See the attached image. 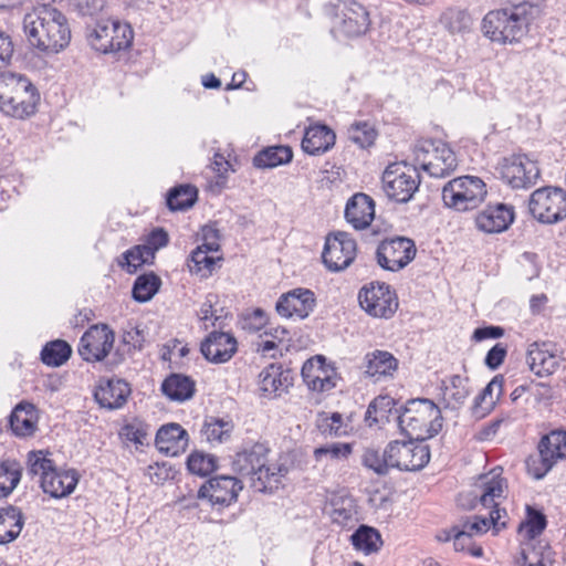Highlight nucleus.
I'll return each mask as SVG.
<instances>
[{"instance_id":"obj_1","label":"nucleus","mask_w":566,"mask_h":566,"mask_svg":"<svg viewBox=\"0 0 566 566\" xmlns=\"http://www.w3.org/2000/svg\"><path fill=\"white\" fill-rule=\"evenodd\" d=\"M543 17L542 7L528 0H513L488 11L481 20V32L491 43L518 45L524 43Z\"/></svg>"},{"instance_id":"obj_2","label":"nucleus","mask_w":566,"mask_h":566,"mask_svg":"<svg viewBox=\"0 0 566 566\" xmlns=\"http://www.w3.org/2000/svg\"><path fill=\"white\" fill-rule=\"evenodd\" d=\"M23 31L29 44L45 54H56L71 42L66 17L57 9L43 4L32 9L23 19Z\"/></svg>"},{"instance_id":"obj_3","label":"nucleus","mask_w":566,"mask_h":566,"mask_svg":"<svg viewBox=\"0 0 566 566\" xmlns=\"http://www.w3.org/2000/svg\"><path fill=\"white\" fill-rule=\"evenodd\" d=\"M506 480L501 474L489 473L480 476L479 483L473 492H463L458 497L459 505L464 510H475L479 506L489 510V516L475 517L473 523H465L464 528L471 533L482 534L491 526L499 532L505 523L500 524L501 513L499 510L500 500L504 497Z\"/></svg>"},{"instance_id":"obj_4","label":"nucleus","mask_w":566,"mask_h":566,"mask_svg":"<svg viewBox=\"0 0 566 566\" xmlns=\"http://www.w3.org/2000/svg\"><path fill=\"white\" fill-rule=\"evenodd\" d=\"M270 454L271 449L266 443L255 442L235 453L231 462L232 470L242 476H250L258 490H272L289 473V467L283 457L271 461Z\"/></svg>"},{"instance_id":"obj_5","label":"nucleus","mask_w":566,"mask_h":566,"mask_svg":"<svg viewBox=\"0 0 566 566\" xmlns=\"http://www.w3.org/2000/svg\"><path fill=\"white\" fill-rule=\"evenodd\" d=\"M41 104L39 87L27 76L6 73L0 75V113L13 119L34 116Z\"/></svg>"},{"instance_id":"obj_6","label":"nucleus","mask_w":566,"mask_h":566,"mask_svg":"<svg viewBox=\"0 0 566 566\" xmlns=\"http://www.w3.org/2000/svg\"><path fill=\"white\" fill-rule=\"evenodd\" d=\"M398 420L401 431L417 441L438 434L443 421L440 408L424 398L409 400Z\"/></svg>"},{"instance_id":"obj_7","label":"nucleus","mask_w":566,"mask_h":566,"mask_svg":"<svg viewBox=\"0 0 566 566\" xmlns=\"http://www.w3.org/2000/svg\"><path fill=\"white\" fill-rule=\"evenodd\" d=\"M415 161L436 178L450 175L458 166V159L448 143L431 136H420L412 146Z\"/></svg>"},{"instance_id":"obj_8","label":"nucleus","mask_w":566,"mask_h":566,"mask_svg":"<svg viewBox=\"0 0 566 566\" xmlns=\"http://www.w3.org/2000/svg\"><path fill=\"white\" fill-rule=\"evenodd\" d=\"M485 181L472 175H464L449 180L441 191L444 207L455 212H468L479 208L486 199Z\"/></svg>"},{"instance_id":"obj_9","label":"nucleus","mask_w":566,"mask_h":566,"mask_svg":"<svg viewBox=\"0 0 566 566\" xmlns=\"http://www.w3.org/2000/svg\"><path fill=\"white\" fill-rule=\"evenodd\" d=\"M537 454L530 455L526 470L534 479L544 478L559 461L566 460V429L556 428L543 434L536 446Z\"/></svg>"},{"instance_id":"obj_10","label":"nucleus","mask_w":566,"mask_h":566,"mask_svg":"<svg viewBox=\"0 0 566 566\" xmlns=\"http://www.w3.org/2000/svg\"><path fill=\"white\" fill-rule=\"evenodd\" d=\"M371 20L367 8L356 0H338L334 6L332 32L338 39H355L365 35Z\"/></svg>"},{"instance_id":"obj_11","label":"nucleus","mask_w":566,"mask_h":566,"mask_svg":"<svg viewBox=\"0 0 566 566\" xmlns=\"http://www.w3.org/2000/svg\"><path fill=\"white\" fill-rule=\"evenodd\" d=\"M381 180L382 189L390 199L407 202L419 188L420 175L413 165L397 161L386 167Z\"/></svg>"},{"instance_id":"obj_12","label":"nucleus","mask_w":566,"mask_h":566,"mask_svg":"<svg viewBox=\"0 0 566 566\" xmlns=\"http://www.w3.org/2000/svg\"><path fill=\"white\" fill-rule=\"evenodd\" d=\"M499 178L512 189H530L538 180L541 170L526 155L504 157L496 167Z\"/></svg>"},{"instance_id":"obj_13","label":"nucleus","mask_w":566,"mask_h":566,"mask_svg":"<svg viewBox=\"0 0 566 566\" xmlns=\"http://www.w3.org/2000/svg\"><path fill=\"white\" fill-rule=\"evenodd\" d=\"M530 211L542 223H555L566 218V190L546 186L536 189L530 198Z\"/></svg>"},{"instance_id":"obj_14","label":"nucleus","mask_w":566,"mask_h":566,"mask_svg":"<svg viewBox=\"0 0 566 566\" xmlns=\"http://www.w3.org/2000/svg\"><path fill=\"white\" fill-rule=\"evenodd\" d=\"M357 242L352 234L344 231L329 232L325 238L322 262L331 272L347 269L357 256Z\"/></svg>"},{"instance_id":"obj_15","label":"nucleus","mask_w":566,"mask_h":566,"mask_svg":"<svg viewBox=\"0 0 566 566\" xmlns=\"http://www.w3.org/2000/svg\"><path fill=\"white\" fill-rule=\"evenodd\" d=\"M301 375L306 387L317 394L333 390L340 380L335 364L323 355H315L305 360Z\"/></svg>"},{"instance_id":"obj_16","label":"nucleus","mask_w":566,"mask_h":566,"mask_svg":"<svg viewBox=\"0 0 566 566\" xmlns=\"http://www.w3.org/2000/svg\"><path fill=\"white\" fill-rule=\"evenodd\" d=\"M417 254V247L407 237L386 238L378 244L376 258L378 264L388 271H399L407 266Z\"/></svg>"},{"instance_id":"obj_17","label":"nucleus","mask_w":566,"mask_h":566,"mask_svg":"<svg viewBox=\"0 0 566 566\" xmlns=\"http://www.w3.org/2000/svg\"><path fill=\"white\" fill-rule=\"evenodd\" d=\"M361 308L373 317L390 318L398 308V297L386 283H370L364 286L358 294Z\"/></svg>"},{"instance_id":"obj_18","label":"nucleus","mask_w":566,"mask_h":566,"mask_svg":"<svg viewBox=\"0 0 566 566\" xmlns=\"http://www.w3.org/2000/svg\"><path fill=\"white\" fill-rule=\"evenodd\" d=\"M388 457L392 468L401 471H417L426 467L430 460V449L423 441H391L388 444Z\"/></svg>"},{"instance_id":"obj_19","label":"nucleus","mask_w":566,"mask_h":566,"mask_svg":"<svg viewBox=\"0 0 566 566\" xmlns=\"http://www.w3.org/2000/svg\"><path fill=\"white\" fill-rule=\"evenodd\" d=\"M242 489L241 480L231 475H217L200 486L198 497L206 499L213 506L228 507L237 502Z\"/></svg>"},{"instance_id":"obj_20","label":"nucleus","mask_w":566,"mask_h":566,"mask_svg":"<svg viewBox=\"0 0 566 566\" xmlns=\"http://www.w3.org/2000/svg\"><path fill=\"white\" fill-rule=\"evenodd\" d=\"M562 353L556 343L552 340H536L528 345L526 363L530 370L537 377L553 375L559 368Z\"/></svg>"},{"instance_id":"obj_21","label":"nucleus","mask_w":566,"mask_h":566,"mask_svg":"<svg viewBox=\"0 0 566 566\" xmlns=\"http://www.w3.org/2000/svg\"><path fill=\"white\" fill-rule=\"evenodd\" d=\"M209 232L213 237V240L205 241L202 244L198 245L191 252L188 261L190 273L200 279L210 277L214 270L221 266V262L223 261L217 233L212 230ZM207 239L208 235L205 233V240Z\"/></svg>"},{"instance_id":"obj_22","label":"nucleus","mask_w":566,"mask_h":566,"mask_svg":"<svg viewBox=\"0 0 566 566\" xmlns=\"http://www.w3.org/2000/svg\"><path fill=\"white\" fill-rule=\"evenodd\" d=\"M316 306L315 293L306 287H295L283 293L275 304L276 313L284 318L304 319Z\"/></svg>"},{"instance_id":"obj_23","label":"nucleus","mask_w":566,"mask_h":566,"mask_svg":"<svg viewBox=\"0 0 566 566\" xmlns=\"http://www.w3.org/2000/svg\"><path fill=\"white\" fill-rule=\"evenodd\" d=\"M238 350V340L233 334L222 331L210 332L200 344L202 356L210 363L229 361Z\"/></svg>"},{"instance_id":"obj_24","label":"nucleus","mask_w":566,"mask_h":566,"mask_svg":"<svg viewBox=\"0 0 566 566\" xmlns=\"http://www.w3.org/2000/svg\"><path fill=\"white\" fill-rule=\"evenodd\" d=\"M515 218L514 207L505 203L488 205L475 216L476 228L485 233H501Z\"/></svg>"},{"instance_id":"obj_25","label":"nucleus","mask_w":566,"mask_h":566,"mask_svg":"<svg viewBox=\"0 0 566 566\" xmlns=\"http://www.w3.org/2000/svg\"><path fill=\"white\" fill-rule=\"evenodd\" d=\"M189 434L181 424L169 422L163 424L155 437L157 450L168 457H177L188 447Z\"/></svg>"},{"instance_id":"obj_26","label":"nucleus","mask_w":566,"mask_h":566,"mask_svg":"<svg viewBox=\"0 0 566 566\" xmlns=\"http://www.w3.org/2000/svg\"><path fill=\"white\" fill-rule=\"evenodd\" d=\"M335 143L336 134L329 126L314 123L304 129L301 148L310 156H321L331 150Z\"/></svg>"},{"instance_id":"obj_27","label":"nucleus","mask_w":566,"mask_h":566,"mask_svg":"<svg viewBox=\"0 0 566 566\" xmlns=\"http://www.w3.org/2000/svg\"><path fill=\"white\" fill-rule=\"evenodd\" d=\"M292 386V377L280 364H270L264 367L258 378V387L265 398H276L286 392Z\"/></svg>"},{"instance_id":"obj_28","label":"nucleus","mask_w":566,"mask_h":566,"mask_svg":"<svg viewBox=\"0 0 566 566\" xmlns=\"http://www.w3.org/2000/svg\"><path fill=\"white\" fill-rule=\"evenodd\" d=\"M40 411L27 401L18 403L9 416V429L17 438H30L38 430Z\"/></svg>"},{"instance_id":"obj_29","label":"nucleus","mask_w":566,"mask_h":566,"mask_svg":"<svg viewBox=\"0 0 566 566\" xmlns=\"http://www.w3.org/2000/svg\"><path fill=\"white\" fill-rule=\"evenodd\" d=\"M346 221L356 230L368 228L375 218V201L363 192L349 198L345 208Z\"/></svg>"},{"instance_id":"obj_30","label":"nucleus","mask_w":566,"mask_h":566,"mask_svg":"<svg viewBox=\"0 0 566 566\" xmlns=\"http://www.w3.org/2000/svg\"><path fill=\"white\" fill-rule=\"evenodd\" d=\"M78 483V474L74 470L54 468L41 479L44 493L53 499H63L74 492Z\"/></svg>"},{"instance_id":"obj_31","label":"nucleus","mask_w":566,"mask_h":566,"mask_svg":"<svg viewBox=\"0 0 566 566\" xmlns=\"http://www.w3.org/2000/svg\"><path fill=\"white\" fill-rule=\"evenodd\" d=\"M399 368V360L387 350L375 349L365 355V374L375 381L392 378Z\"/></svg>"},{"instance_id":"obj_32","label":"nucleus","mask_w":566,"mask_h":566,"mask_svg":"<svg viewBox=\"0 0 566 566\" xmlns=\"http://www.w3.org/2000/svg\"><path fill=\"white\" fill-rule=\"evenodd\" d=\"M80 355L85 361L96 363L106 355V326L94 325L82 337Z\"/></svg>"},{"instance_id":"obj_33","label":"nucleus","mask_w":566,"mask_h":566,"mask_svg":"<svg viewBox=\"0 0 566 566\" xmlns=\"http://www.w3.org/2000/svg\"><path fill=\"white\" fill-rule=\"evenodd\" d=\"M160 388L169 400L184 402L193 397L196 381L189 376L172 373L164 379Z\"/></svg>"},{"instance_id":"obj_34","label":"nucleus","mask_w":566,"mask_h":566,"mask_svg":"<svg viewBox=\"0 0 566 566\" xmlns=\"http://www.w3.org/2000/svg\"><path fill=\"white\" fill-rule=\"evenodd\" d=\"M328 506V515L334 524L349 526L356 522L357 506L352 496L334 493Z\"/></svg>"},{"instance_id":"obj_35","label":"nucleus","mask_w":566,"mask_h":566,"mask_svg":"<svg viewBox=\"0 0 566 566\" xmlns=\"http://www.w3.org/2000/svg\"><path fill=\"white\" fill-rule=\"evenodd\" d=\"M504 390V377L496 375L492 380L483 388V390L475 397L473 403V412L478 417H484L490 413Z\"/></svg>"},{"instance_id":"obj_36","label":"nucleus","mask_w":566,"mask_h":566,"mask_svg":"<svg viewBox=\"0 0 566 566\" xmlns=\"http://www.w3.org/2000/svg\"><path fill=\"white\" fill-rule=\"evenodd\" d=\"M24 518L20 510L13 506L0 509V545L15 541L21 534Z\"/></svg>"},{"instance_id":"obj_37","label":"nucleus","mask_w":566,"mask_h":566,"mask_svg":"<svg viewBox=\"0 0 566 566\" xmlns=\"http://www.w3.org/2000/svg\"><path fill=\"white\" fill-rule=\"evenodd\" d=\"M117 434L124 446H134L138 449L139 447L147 444L149 424L138 417L125 419Z\"/></svg>"},{"instance_id":"obj_38","label":"nucleus","mask_w":566,"mask_h":566,"mask_svg":"<svg viewBox=\"0 0 566 566\" xmlns=\"http://www.w3.org/2000/svg\"><path fill=\"white\" fill-rule=\"evenodd\" d=\"M353 547L365 555L378 553L382 547V538L378 530L360 525L350 536Z\"/></svg>"},{"instance_id":"obj_39","label":"nucleus","mask_w":566,"mask_h":566,"mask_svg":"<svg viewBox=\"0 0 566 566\" xmlns=\"http://www.w3.org/2000/svg\"><path fill=\"white\" fill-rule=\"evenodd\" d=\"M439 22L449 33L461 34L470 31L473 19L467 9L449 7L441 13Z\"/></svg>"},{"instance_id":"obj_40","label":"nucleus","mask_w":566,"mask_h":566,"mask_svg":"<svg viewBox=\"0 0 566 566\" xmlns=\"http://www.w3.org/2000/svg\"><path fill=\"white\" fill-rule=\"evenodd\" d=\"M292 158L293 150L290 146H271L259 151L253 158V164L258 168H274L290 163Z\"/></svg>"},{"instance_id":"obj_41","label":"nucleus","mask_w":566,"mask_h":566,"mask_svg":"<svg viewBox=\"0 0 566 566\" xmlns=\"http://www.w3.org/2000/svg\"><path fill=\"white\" fill-rule=\"evenodd\" d=\"M198 190L191 185H178L171 188L166 197V203L170 211H182L195 205Z\"/></svg>"},{"instance_id":"obj_42","label":"nucleus","mask_w":566,"mask_h":566,"mask_svg":"<svg viewBox=\"0 0 566 566\" xmlns=\"http://www.w3.org/2000/svg\"><path fill=\"white\" fill-rule=\"evenodd\" d=\"M72 355V347L62 339L46 343L41 350V361L48 367H60L64 365Z\"/></svg>"},{"instance_id":"obj_43","label":"nucleus","mask_w":566,"mask_h":566,"mask_svg":"<svg viewBox=\"0 0 566 566\" xmlns=\"http://www.w3.org/2000/svg\"><path fill=\"white\" fill-rule=\"evenodd\" d=\"M523 564L521 566H554L555 553L547 544H526L522 549Z\"/></svg>"},{"instance_id":"obj_44","label":"nucleus","mask_w":566,"mask_h":566,"mask_svg":"<svg viewBox=\"0 0 566 566\" xmlns=\"http://www.w3.org/2000/svg\"><path fill=\"white\" fill-rule=\"evenodd\" d=\"M546 526L547 518L543 510L527 504L525 506V518L518 526L520 533L528 539H534L545 531Z\"/></svg>"},{"instance_id":"obj_45","label":"nucleus","mask_w":566,"mask_h":566,"mask_svg":"<svg viewBox=\"0 0 566 566\" xmlns=\"http://www.w3.org/2000/svg\"><path fill=\"white\" fill-rule=\"evenodd\" d=\"M160 286L161 279L154 272L140 274L134 282L132 296L136 302H148L159 291Z\"/></svg>"},{"instance_id":"obj_46","label":"nucleus","mask_w":566,"mask_h":566,"mask_svg":"<svg viewBox=\"0 0 566 566\" xmlns=\"http://www.w3.org/2000/svg\"><path fill=\"white\" fill-rule=\"evenodd\" d=\"M468 379L459 375L450 378L442 389V397L446 403L452 408L462 405L469 397Z\"/></svg>"},{"instance_id":"obj_47","label":"nucleus","mask_w":566,"mask_h":566,"mask_svg":"<svg viewBox=\"0 0 566 566\" xmlns=\"http://www.w3.org/2000/svg\"><path fill=\"white\" fill-rule=\"evenodd\" d=\"M315 424L317 430L325 436H342L344 430V418L339 412L321 411L316 416Z\"/></svg>"},{"instance_id":"obj_48","label":"nucleus","mask_w":566,"mask_h":566,"mask_svg":"<svg viewBox=\"0 0 566 566\" xmlns=\"http://www.w3.org/2000/svg\"><path fill=\"white\" fill-rule=\"evenodd\" d=\"M132 396V386L124 379H108V410L123 408Z\"/></svg>"},{"instance_id":"obj_49","label":"nucleus","mask_w":566,"mask_h":566,"mask_svg":"<svg viewBox=\"0 0 566 566\" xmlns=\"http://www.w3.org/2000/svg\"><path fill=\"white\" fill-rule=\"evenodd\" d=\"M21 471L17 462L4 461L0 463V497L8 496L18 485Z\"/></svg>"},{"instance_id":"obj_50","label":"nucleus","mask_w":566,"mask_h":566,"mask_svg":"<svg viewBox=\"0 0 566 566\" xmlns=\"http://www.w3.org/2000/svg\"><path fill=\"white\" fill-rule=\"evenodd\" d=\"M134 40V31L128 23L114 22L108 51L119 52L128 50Z\"/></svg>"},{"instance_id":"obj_51","label":"nucleus","mask_w":566,"mask_h":566,"mask_svg":"<svg viewBox=\"0 0 566 566\" xmlns=\"http://www.w3.org/2000/svg\"><path fill=\"white\" fill-rule=\"evenodd\" d=\"M188 470L199 476H207L217 469V459L200 451H193L187 459Z\"/></svg>"},{"instance_id":"obj_52","label":"nucleus","mask_w":566,"mask_h":566,"mask_svg":"<svg viewBox=\"0 0 566 566\" xmlns=\"http://www.w3.org/2000/svg\"><path fill=\"white\" fill-rule=\"evenodd\" d=\"M349 138L361 148H368L375 144L377 130L368 122H356L348 128Z\"/></svg>"},{"instance_id":"obj_53","label":"nucleus","mask_w":566,"mask_h":566,"mask_svg":"<svg viewBox=\"0 0 566 566\" xmlns=\"http://www.w3.org/2000/svg\"><path fill=\"white\" fill-rule=\"evenodd\" d=\"M123 258L124 262L122 264L129 273H135L142 265L150 264L155 260L151 251H148L143 244L129 249Z\"/></svg>"},{"instance_id":"obj_54","label":"nucleus","mask_w":566,"mask_h":566,"mask_svg":"<svg viewBox=\"0 0 566 566\" xmlns=\"http://www.w3.org/2000/svg\"><path fill=\"white\" fill-rule=\"evenodd\" d=\"M27 467L31 473L40 474L41 478L54 469L50 452L46 450L30 451L27 454Z\"/></svg>"},{"instance_id":"obj_55","label":"nucleus","mask_w":566,"mask_h":566,"mask_svg":"<svg viewBox=\"0 0 566 566\" xmlns=\"http://www.w3.org/2000/svg\"><path fill=\"white\" fill-rule=\"evenodd\" d=\"M363 464L377 474L388 473L392 468L388 457V446L382 453L375 449H367L363 454Z\"/></svg>"},{"instance_id":"obj_56","label":"nucleus","mask_w":566,"mask_h":566,"mask_svg":"<svg viewBox=\"0 0 566 566\" xmlns=\"http://www.w3.org/2000/svg\"><path fill=\"white\" fill-rule=\"evenodd\" d=\"M232 424L230 422L212 419L206 422L202 429V434L210 443H221L230 438Z\"/></svg>"},{"instance_id":"obj_57","label":"nucleus","mask_w":566,"mask_h":566,"mask_svg":"<svg viewBox=\"0 0 566 566\" xmlns=\"http://www.w3.org/2000/svg\"><path fill=\"white\" fill-rule=\"evenodd\" d=\"M145 343L144 331L138 326L128 325L127 328L123 329L120 336L122 350L127 354H132L136 350H140Z\"/></svg>"},{"instance_id":"obj_58","label":"nucleus","mask_w":566,"mask_h":566,"mask_svg":"<svg viewBox=\"0 0 566 566\" xmlns=\"http://www.w3.org/2000/svg\"><path fill=\"white\" fill-rule=\"evenodd\" d=\"M453 547L457 552L468 554L472 557L480 558L483 556V548L474 542L473 533L464 527L455 534Z\"/></svg>"},{"instance_id":"obj_59","label":"nucleus","mask_w":566,"mask_h":566,"mask_svg":"<svg viewBox=\"0 0 566 566\" xmlns=\"http://www.w3.org/2000/svg\"><path fill=\"white\" fill-rule=\"evenodd\" d=\"M85 42L87 48L95 54L102 55L106 52L105 27L96 24L86 30Z\"/></svg>"},{"instance_id":"obj_60","label":"nucleus","mask_w":566,"mask_h":566,"mask_svg":"<svg viewBox=\"0 0 566 566\" xmlns=\"http://www.w3.org/2000/svg\"><path fill=\"white\" fill-rule=\"evenodd\" d=\"M353 448L349 443L336 442L328 446L319 447L314 450V458L321 461L323 457L329 455L332 459L348 458Z\"/></svg>"},{"instance_id":"obj_61","label":"nucleus","mask_w":566,"mask_h":566,"mask_svg":"<svg viewBox=\"0 0 566 566\" xmlns=\"http://www.w3.org/2000/svg\"><path fill=\"white\" fill-rule=\"evenodd\" d=\"M211 168L216 172L217 177L221 179V182L224 184L229 172L234 171L231 154L226 156L220 151H216L211 163Z\"/></svg>"},{"instance_id":"obj_62","label":"nucleus","mask_w":566,"mask_h":566,"mask_svg":"<svg viewBox=\"0 0 566 566\" xmlns=\"http://www.w3.org/2000/svg\"><path fill=\"white\" fill-rule=\"evenodd\" d=\"M169 242V237L166 230L163 228H156L151 230L145 239L143 244L148 251H151V255L155 258L156 252L166 247Z\"/></svg>"},{"instance_id":"obj_63","label":"nucleus","mask_w":566,"mask_h":566,"mask_svg":"<svg viewBox=\"0 0 566 566\" xmlns=\"http://www.w3.org/2000/svg\"><path fill=\"white\" fill-rule=\"evenodd\" d=\"M217 301L216 295H209L207 300L202 303L199 311V318L205 322V328L208 329L209 325L207 322L211 321V326L216 325V322L220 319L221 315L218 314L217 310L213 307L214 302Z\"/></svg>"},{"instance_id":"obj_64","label":"nucleus","mask_w":566,"mask_h":566,"mask_svg":"<svg viewBox=\"0 0 566 566\" xmlns=\"http://www.w3.org/2000/svg\"><path fill=\"white\" fill-rule=\"evenodd\" d=\"M507 355V347L502 343L495 344L485 356V364L491 369L499 368Z\"/></svg>"}]
</instances>
